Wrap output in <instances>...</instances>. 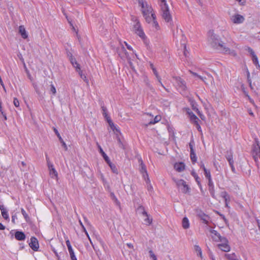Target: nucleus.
I'll return each instance as SVG.
<instances>
[{
	"instance_id": "nucleus-53",
	"label": "nucleus",
	"mask_w": 260,
	"mask_h": 260,
	"mask_svg": "<svg viewBox=\"0 0 260 260\" xmlns=\"http://www.w3.org/2000/svg\"><path fill=\"white\" fill-rule=\"evenodd\" d=\"M199 166L201 168H202L203 171H205V169H207L204 165V164L203 161H201L199 164Z\"/></svg>"
},
{
	"instance_id": "nucleus-4",
	"label": "nucleus",
	"mask_w": 260,
	"mask_h": 260,
	"mask_svg": "<svg viewBox=\"0 0 260 260\" xmlns=\"http://www.w3.org/2000/svg\"><path fill=\"white\" fill-rule=\"evenodd\" d=\"M170 163L173 165L174 169L171 171V175L177 185H178V173L179 172V163L177 161L175 157H172L170 160Z\"/></svg>"
},
{
	"instance_id": "nucleus-32",
	"label": "nucleus",
	"mask_w": 260,
	"mask_h": 260,
	"mask_svg": "<svg viewBox=\"0 0 260 260\" xmlns=\"http://www.w3.org/2000/svg\"><path fill=\"white\" fill-rule=\"evenodd\" d=\"M200 121V120L198 118V119H197V120L196 119L191 122L192 123L196 126L197 129L198 130V131L199 132L202 133V128H201V127L199 123Z\"/></svg>"
},
{
	"instance_id": "nucleus-43",
	"label": "nucleus",
	"mask_w": 260,
	"mask_h": 260,
	"mask_svg": "<svg viewBox=\"0 0 260 260\" xmlns=\"http://www.w3.org/2000/svg\"><path fill=\"white\" fill-rule=\"evenodd\" d=\"M247 81L249 84V86L252 87V86H251V80L250 79V73L248 71V70H247Z\"/></svg>"
},
{
	"instance_id": "nucleus-47",
	"label": "nucleus",
	"mask_w": 260,
	"mask_h": 260,
	"mask_svg": "<svg viewBox=\"0 0 260 260\" xmlns=\"http://www.w3.org/2000/svg\"><path fill=\"white\" fill-rule=\"evenodd\" d=\"M13 104L16 107L19 108V102L16 98H14Z\"/></svg>"
},
{
	"instance_id": "nucleus-34",
	"label": "nucleus",
	"mask_w": 260,
	"mask_h": 260,
	"mask_svg": "<svg viewBox=\"0 0 260 260\" xmlns=\"http://www.w3.org/2000/svg\"><path fill=\"white\" fill-rule=\"evenodd\" d=\"M107 163L109 165V166L110 167V168L111 169L112 172L114 173L117 174L118 172V170H117L116 167L115 166V165H114L113 164H112L110 161V160H109V162H107Z\"/></svg>"
},
{
	"instance_id": "nucleus-24",
	"label": "nucleus",
	"mask_w": 260,
	"mask_h": 260,
	"mask_svg": "<svg viewBox=\"0 0 260 260\" xmlns=\"http://www.w3.org/2000/svg\"><path fill=\"white\" fill-rule=\"evenodd\" d=\"M186 110L191 122L196 119H198V117L190 110V109L187 108Z\"/></svg>"
},
{
	"instance_id": "nucleus-9",
	"label": "nucleus",
	"mask_w": 260,
	"mask_h": 260,
	"mask_svg": "<svg viewBox=\"0 0 260 260\" xmlns=\"http://www.w3.org/2000/svg\"><path fill=\"white\" fill-rule=\"evenodd\" d=\"M186 38L184 36V35H182V44L181 46L183 48V54L186 58H188L189 56L190 53L189 51L187 49V46L186 43Z\"/></svg>"
},
{
	"instance_id": "nucleus-7",
	"label": "nucleus",
	"mask_w": 260,
	"mask_h": 260,
	"mask_svg": "<svg viewBox=\"0 0 260 260\" xmlns=\"http://www.w3.org/2000/svg\"><path fill=\"white\" fill-rule=\"evenodd\" d=\"M221 243L218 244V248L223 251L229 252L231 250V247L229 244L228 240L225 237L220 241Z\"/></svg>"
},
{
	"instance_id": "nucleus-25",
	"label": "nucleus",
	"mask_w": 260,
	"mask_h": 260,
	"mask_svg": "<svg viewBox=\"0 0 260 260\" xmlns=\"http://www.w3.org/2000/svg\"><path fill=\"white\" fill-rule=\"evenodd\" d=\"M54 131L55 134L57 135V137L58 138L60 142L62 143V145L63 147H64V149L66 150H67L68 149V147H67L66 143L64 142V141L63 140V139L61 137V136H60L59 133H58V131L55 128H54Z\"/></svg>"
},
{
	"instance_id": "nucleus-52",
	"label": "nucleus",
	"mask_w": 260,
	"mask_h": 260,
	"mask_svg": "<svg viewBox=\"0 0 260 260\" xmlns=\"http://www.w3.org/2000/svg\"><path fill=\"white\" fill-rule=\"evenodd\" d=\"M67 247H68V251H69V252L70 254L75 253L74 252V250H73V249L72 248V246H68Z\"/></svg>"
},
{
	"instance_id": "nucleus-15",
	"label": "nucleus",
	"mask_w": 260,
	"mask_h": 260,
	"mask_svg": "<svg viewBox=\"0 0 260 260\" xmlns=\"http://www.w3.org/2000/svg\"><path fill=\"white\" fill-rule=\"evenodd\" d=\"M0 210L1 211V213L3 217L6 220L9 221L10 218L9 216V214L7 210L5 208L4 205H0Z\"/></svg>"
},
{
	"instance_id": "nucleus-3",
	"label": "nucleus",
	"mask_w": 260,
	"mask_h": 260,
	"mask_svg": "<svg viewBox=\"0 0 260 260\" xmlns=\"http://www.w3.org/2000/svg\"><path fill=\"white\" fill-rule=\"evenodd\" d=\"M132 19L135 23L133 26V30L142 39L145 40L146 38V36L140 21L138 20L137 17L134 16L133 17Z\"/></svg>"
},
{
	"instance_id": "nucleus-31",
	"label": "nucleus",
	"mask_w": 260,
	"mask_h": 260,
	"mask_svg": "<svg viewBox=\"0 0 260 260\" xmlns=\"http://www.w3.org/2000/svg\"><path fill=\"white\" fill-rule=\"evenodd\" d=\"M98 147L100 150V153L102 155L103 157H104L105 160L107 162H109L110 159L109 157L107 155V154L105 153V152L103 151V149L102 148L101 146L100 145H98Z\"/></svg>"
},
{
	"instance_id": "nucleus-10",
	"label": "nucleus",
	"mask_w": 260,
	"mask_h": 260,
	"mask_svg": "<svg viewBox=\"0 0 260 260\" xmlns=\"http://www.w3.org/2000/svg\"><path fill=\"white\" fill-rule=\"evenodd\" d=\"M210 233L211 234V237L213 241L216 242L221 241L222 238H225L224 237H222L220 235L219 233L217 232V231L214 230H211Z\"/></svg>"
},
{
	"instance_id": "nucleus-28",
	"label": "nucleus",
	"mask_w": 260,
	"mask_h": 260,
	"mask_svg": "<svg viewBox=\"0 0 260 260\" xmlns=\"http://www.w3.org/2000/svg\"><path fill=\"white\" fill-rule=\"evenodd\" d=\"M225 157L226 159L228 160L229 164L232 163H234L233 157V154L231 150L228 151L226 152V154L225 155Z\"/></svg>"
},
{
	"instance_id": "nucleus-64",
	"label": "nucleus",
	"mask_w": 260,
	"mask_h": 260,
	"mask_svg": "<svg viewBox=\"0 0 260 260\" xmlns=\"http://www.w3.org/2000/svg\"><path fill=\"white\" fill-rule=\"evenodd\" d=\"M256 222H257V226H258V230L260 231V220L259 219H256Z\"/></svg>"
},
{
	"instance_id": "nucleus-20",
	"label": "nucleus",
	"mask_w": 260,
	"mask_h": 260,
	"mask_svg": "<svg viewBox=\"0 0 260 260\" xmlns=\"http://www.w3.org/2000/svg\"><path fill=\"white\" fill-rule=\"evenodd\" d=\"M19 32L23 39H25L27 38L28 35L23 25H20L19 27Z\"/></svg>"
},
{
	"instance_id": "nucleus-40",
	"label": "nucleus",
	"mask_w": 260,
	"mask_h": 260,
	"mask_svg": "<svg viewBox=\"0 0 260 260\" xmlns=\"http://www.w3.org/2000/svg\"><path fill=\"white\" fill-rule=\"evenodd\" d=\"M209 192L213 198H215L214 186L209 187Z\"/></svg>"
},
{
	"instance_id": "nucleus-29",
	"label": "nucleus",
	"mask_w": 260,
	"mask_h": 260,
	"mask_svg": "<svg viewBox=\"0 0 260 260\" xmlns=\"http://www.w3.org/2000/svg\"><path fill=\"white\" fill-rule=\"evenodd\" d=\"M194 249L196 251L197 255L199 256L201 258H202V251L201 248L198 245H195L194 246Z\"/></svg>"
},
{
	"instance_id": "nucleus-46",
	"label": "nucleus",
	"mask_w": 260,
	"mask_h": 260,
	"mask_svg": "<svg viewBox=\"0 0 260 260\" xmlns=\"http://www.w3.org/2000/svg\"><path fill=\"white\" fill-rule=\"evenodd\" d=\"M152 71H153V72L154 74L155 75L156 77V78H157V79L158 80V81H159V83H160L161 84H162V83H161V82H160V78L159 76H158V73H157V71H156V69H155V68H153Z\"/></svg>"
},
{
	"instance_id": "nucleus-5",
	"label": "nucleus",
	"mask_w": 260,
	"mask_h": 260,
	"mask_svg": "<svg viewBox=\"0 0 260 260\" xmlns=\"http://www.w3.org/2000/svg\"><path fill=\"white\" fill-rule=\"evenodd\" d=\"M160 7L162 18L166 22L171 23L172 19L167 3H164Z\"/></svg>"
},
{
	"instance_id": "nucleus-48",
	"label": "nucleus",
	"mask_w": 260,
	"mask_h": 260,
	"mask_svg": "<svg viewBox=\"0 0 260 260\" xmlns=\"http://www.w3.org/2000/svg\"><path fill=\"white\" fill-rule=\"evenodd\" d=\"M50 91L53 94H55L56 92V88L53 84L50 85Z\"/></svg>"
},
{
	"instance_id": "nucleus-59",
	"label": "nucleus",
	"mask_w": 260,
	"mask_h": 260,
	"mask_svg": "<svg viewBox=\"0 0 260 260\" xmlns=\"http://www.w3.org/2000/svg\"><path fill=\"white\" fill-rule=\"evenodd\" d=\"M219 216L221 217V218L224 220V221L226 223L228 222V220L226 218H225V216L223 214H219Z\"/></svg>"
},
{
	"instance_id": "nucleus-30",
	"label": "nucleus",
	"mask_w": 260,
	"mask_h": 260,
	"mask_svg": "<svg viewBox=\"0 0 260 260\" xmlns=\"http://www.w3.org/2000/svg\"><path fill=\"white\" fill-rule=\"evenodd\" d=\"M225 257L228 260H239L235 253L225 254Z\"/></svg>"
},
{
	"instance_id": "nucleus-42",
	"label": "nucleus",
	"mask_w": 260,
	"mask_h": 260,
	"mask_svg": "<svg viewBox=\"0 0 260 260\" xmlns=\"http://www.w3.org/2000/svg\"><path fill=\"white\" fill-rule=\"evenodd\" d=\"M146 182L147 183V189L149 192H151L153 189L152 186L150 184V180L149 178H147L146 180Z\"/></svg>"
},
{
	"instance_id": "nucleus-21",
	"label": "nucleus",
	"mask_w": 260,
	"mask_h": 260,
	"mask_svg": "<svg viewBox=\"0 0 260 260\" xmlns=\"http://www.w3.org/2000/svg\"><path fill=\"white\" fill-rule=\"evenodd\" d=\"M191 175L194 178V179L196 181V182H197V184L199 185V186L201 188V189H202V185H201V182H200L201 179L194 170H192L191 171Z\"/></svg>"
},
{
	"instance_id": "nucleus-49",
	"label": "nucleus",
	"mask_w": 260,
	"mask_h": 260,
	"mask_svg": "<svg viewBox=\"0 0 260 260\" xmlns=\"http://www.w3.org/2000/svg\"><path fill=\"white\" fill-rule=\"evenodd\" d=\"M208 185L209 187L214 186V183H213L212 179H208Z\"/></svg>"
},
{
	"instance_id": "nucleus-8",
	"label": "nucleus",
	"mask_w": 260,
	"mask_h": 260,
	"mask_svg": "<svg viewBox=\"0 0 260 260\" xmlns=\"http://www.w3.org/2000/svg\"><path fill=\"white\" fill-rule=\"evenodd\" d=\"M30 247L35 251H37L39 248V242L37 239L34 237L30 238V241L29 243Z\"/></svg>"
},
{
	"instance_id": "nucleus-16",
	"label": "nucleus",
	"mask_w": 260,
	"mask_h": 260,
	"mask_svg": "<svg viewBox=\"0 0 260 260\" xmlns=\"http://www.w3.org/2000/svg\"><path fill=\"white\" fill-rule=\"evenodd\" d=\"M198 216L203 221L204 223L206 224H208L210 217L208 215L203 212H201L198 214Z\"/></svg>"
},
{
	"instance_id": "nucleus-6",
	"label": "nucleus",
	"mask_w": 260,
	"mask_h": 260,
	"mask_svg": "<svg viewBox=\"0 0 260 260\" xmlns=\"http://www.w3.org/2000/svg\"><path fill=\"white\" fill-rule=\"evenodd\" d=\"M247 50L250 53L251 56L252 62L255 66L257 70H260V65L259 64L258 57H257L253 50L251 48L247 47Z\"/></svg>"
},
{
	"instance_id": "nucleus-56",
	"label": "nucleus",
	"mask_w": 260,
	"mask_h": 260,
	"mask_svg": "<svg viewBox=\"0 0 260 260\" xmlns=\"http://www.w3.org/2000/svg\"><path fill=\"white\" fill-rule=\"evenodd\" d=\"M109 124L110 126L111 127V128L113 130H114L115 129H116V131H118L117 129L116 128V126H115V125H114V124L113 123V122H111V123H109Z\"/></svg>"
},
{
	"instance_id": "nucleus-41",
	"label": "nucleus",
	"mask_w": 260,
	"mask_h": 260,
	"mask_svg": "<svg viewBox=\"0 0 260 260\" xmlns=\"http://www.w3.org/2000/svg\"><path fill=\"white\" fill-rule=\"evenodd\" d=\"M102 114L104 117H107L108 116L107 113V109L104 106H102Z\"/></svg>"
},
{
	"instance_id": "nucleus-63",
	"label": "nucleus",
	"mask_w": 260,
	"mask_h": 260,
	"mask_svg": "<svg viewBox=\"0 0 260 260\" xmlns=\"http://www.w3.org/2000/svg\"><path fill=\"white\" fill-rule=\"evenodd\" d=\"M144 82L146 83V84L148 85V86H149V81H148V79L147 78V77H145V78H144Z\"/></svg>"
},
{
	"instance_id": "nucleus-19",
	"label": "nucleus",
	"mask_w": 260,
	"mask_h": 260,
	"mask_svg": "<svg viewBox=\"0 0 260 260\" xmlns=\"http://www.w3.org/2000/svg\"><path fill=\"white\" fill-rule=\"evenodd\" d=\"M180 89H181L183 91L182 94L184 95H187L188 93V90L187 89V87L186 86V83L184 81L181 80L180 78Z\"/></svg>"
},
{
	"instance_id": "nucleus-61",
	"label": "nucleus",
	"mask_w": 260,
	"mask_h": 260,
	"mask_svg": "<svg viewBox=\"0 0 260 260\" xmlns=\"http://www.w3.org/2000/svg\"><path fill=\"white\" fill-rule=\"evenodd\" d=\"M67 54L70 59L71 58V57H73L72 53H71L70 51H67Z\"/></svg>"
},
{
	"instance_id": "nucleus-57",
	"label": "nucleus",
	"mask_w": 260,
	"mask_h": 260,
	"mask_svg": "<svg viewBox=\"0 0 260 260\" xmlns=\"http://www.w3.org/2000/svg\"><path fill=\"white\" fill-rule=\"evenodd\" d=\"M46 159L47 163V166H49L50 164H53L52 162H50L49 158L48 157L47 154H46Z\"/></svg>"
},
{
	"instance_id": "nucleus-36",
	"label": "nucleus",
	"mask_w": 260,
	"mask_h": 260,
	"mask_svg": "<svg viewBox=\"0 0 260 260\" xmlns=\"http://www.w3.org/2000/svg\"><path fill=\"white\" fill-rule=\"evenodd\" d=\"M221 197L224 199V201H227V200H230V196L227 192L223 191L221 193Z\"/></svg>"
},
{
	"instance_id": "nucleus-62",
	"label": "nucleus",
	"mask_w": 260,
	"mask_h": 260,
	"mask_svg": "<svg viewBox=\"0 0 260 260\" xmlns=\"http://www.w3.org/2000/svg\"><path fill=\"white\" fill-rule=\"evenodd\" d=\"M105 118L106 119V120H107V122H108V123H111V122H112V121L111 120V118H110L109 116H107V117H105Z\"/></svg>"
},
{
	"instance_id": "nucleus-37",
	"label": "nucleus",
	"mask_w": 260,
	"mask_h": 260,
	"mask_svg": "<svg viewBox=\"0 0 260 260\" xmlns=\"http://www.w3.org/2000/svg\"><path fill=\"white\" fill-rule=\"evenodd\" d=\"M140 171H141V173H143V174L145 173L146 176H148V174L147 173L146 167L144 165V164H143V162H142V161H141V170H140Z\"/></svg>"
},
{
	"instance_id": "nucleus-38",
	"label": "nucleus",
	"mask_w": 260,
	"mask_h": 260,
	"mask_svg": "<svg viewBox=\"0 0 260 260\" xmlns=\"http://www.w3.org/2000/svg\"><path fill=\"white\" fill-rule=\"evenodd\" d=\"M204 172V175L205 176V177L208 180L212 179L210 171L208 169H205Z\"/></svg>"
},
{
	"instance_id": "nucleus-55",
	"label": "nucleus",
	"mask_w": 260,
	"mask_h": 260,
	"mask_svg": "<svg viewBox=\"0 0 260 260\" xmlns=\"http://www.w3.org/2000/svg\"><path fill=\"white\" fill-rule=\"evenodd\" d=\"M111 196H113V199L115 200V201L116 202L117 205L118 206H120V203L118 201L117 199L116 198V197L114 196L113 193H111Z\"/></svg>"
},
{
	"instance_id": "nucleus-14",
	"label": "nucleus",
	"mask_w": 260,
	"mask_h": 260,
	"mask_svg": "<svg viewBox=\"0 0 260 260\" xmlns=\"http://www.w3.org/2000/svg\"><path fill=\"white\" fill-rule=\"evenodd\" d=\"M152 18H151V20L149 22H147L148 23H152V26L156 30H157L159 29V26L158 25V22L156 21V16L155 14H152Z\"/></svg>"
},
{
	"instance_id": "nucleus-2",
	"label": "nucleus",
	"mask_w": 260,
	"mask_h": 260,
	"mask_svg": "<svg viewBox=\"0 0 260 260\" xmlns=\"http://www.w3.org/2000/svg\"><path fill=\"white\" fill-rule=\"evenodd\" d=\"M139 6L141 7V11L146 22H149L152 18L153 9L146 0H137Z\"/></svg>"
},
{
	"instance_id": "nucleus-18",
	"label": "nucleus",
	"mask_w": 260,
	"mask_h": 260,
	"mask_svg": "<svg viewBox=\"0 0 260 260\" xmlns=\"http://www.w3.org/2000/svg\"><path fill=\"white\" fill-rule=\"evenodd\" d=\"M15 238L18 241H23L25 239L26 236L23 232L16 231L15 233Z\"/></svg>"
},
{
	"instance_id": "nucleus-17",
	"label": "nucleus",
	"mask_w": 260,
	"mask_h": 260,
	"mask_svg": "<svg viewBox=\"0 0 260 260\" xmlns=\"http://www.w3.org/2000/svg\"><path fill=\"white\" fill-rule=\"evenodd\" d=\"M180 182H182V184L183 186L182 188V192L185 194H189L191 190L190 187L186 184V182L183 180L180 179Z\"/></svg>"
},
{
	"instance_id": "nucleus-58",
	"label": "nucleus",
	"mask_w": 260,
	"mask_h": 260,
	"mask_svg": "<svg viewBox=\"0 0 260 260\" xmlns=\"http://www.w3.org/2000/svg\"><path fill=\"white\" fill-rule=\"evenodd\" d=\"M71 260H77L75 253L70 254Z\"/></svg>"
},
{
	"instance_id": "nucleus-39",
	"label": "nucleus",
	"mask_w": 260,
	"mask_h": 260,
	"mask_svg": "<svg viewBox=\"0 0 260 260\" xmlns=\"http://www.w3.org/2000/svg\"><path fill=\"white\" fill-rule=\"evenodd\" d=\"M21 212L24 218H25V220L26 221H28V220L29 219V217L23 208L21 209Z\"/></svg>"
},
{
	"instance_id": "nucleus-1",
	"label": "nucleus",
	"mask_w": 260,
	"mask_h": 260,
	"mask_svg": "<svg viewBox=\"0 0 260 260\" xmlns=\"http://www.w3.org/2000/svg\"><path fill=\"white\" fill-rule=\"evenodd\" d=\"M208 41L213 48L216 49H222L225 53L230 52V48L225 46V44L221 40L220 36L215 34L213 30H210L208 32Z\"/></svg>"
},
{
	"instance_id": "nucleus-23",
	"label": "nucleus",
	"mask_w": 260,
	"mask_h": 260,
	"mask_svg": "<svg viewBox=\"0 0 260 260\" xmlns=\"http://www.w3.org/2000/svg\"><path fill=\"white\" fill-rule=\"evenodd\" d=\"M182 228L185 229H188L190 227V223L188 219L186 217H184L182 220Z\"/></svg>"
},
{
	"instance_id": "nucleus-35",
	"label": "nucleus",
	"mask_w": 260,
	"mask_h": 260,
	"mask_svg": "<svg viewBox=\"0 0 260 260\" xmlns=\"http://www.w3.org/2000/svg\"><path fill=\"white\" fill-rule=\"evenodd\" d=\"M161 119V117L159 115H156L153 120H150L149 123H148V124L150 125V124H154L158 122H159Z\"/></svg>"
},
{
	"instance_id": "nucleus-26",
	"label": "nucleus",
	"mask_w": 260,
	"mask_h": 260,
	"mask_svg": "<svg viewBox=\"0 0 260 260\" xmlns=\"http://www.w3.org/2000/svg\"><path fill=\"white\" fill-rule=\"evenodd\" d=\"M144 219V224L147 225H150L152 222V218L147 213V216H143Z\"/></svg>"
},
{
	"instance_id": "nucleus-51",
	"label": "nucleus",
	"mask_w": 260,
	"mask_h": 260,
	"mask_svg": "<svg viewBox=\"0 0 260 260\" xmlns=\"http://www.w3.org/2000/svg\"><path fill=\"white\" fill-rule=\"evenodd\" d=\"M185 169V164L183 162H180V172L184 170Z\"/></svg>"
},
{
	"instance_id": "nucleus-44",
	"label": "nucleus",
	"mask_w": 260,
	"mask_h": 260,
	"mask_svg": "<svg viewBox=\"0 0 260 260\" xmlns=\"http://www.w3.org/2000/svg\"><path fill=\"white\" fill-rule=\"evenodd\" d=\"M196 112L198 114V115L200 116V117L202 120H205V116L199 110V109H197Z\"/></svg>"
},
{
	"instance_id": "nucleus-27",
	"label": "nucleus",
	"mask_w": 260,
	"mask_h": 260,
	"mask_svg": "<svg viewBox=\"0 0 260 260\" xmlns=\"http://www.w3.org/2000/svg\"><path fill=\"white\" fill-rule=\"evenodd\" d=\"M79 75L80 77L86 83H88V80L87 78L86 75L83 73L80 67H78V70L76 71Z\"/></svg>"
},
{
	"instance_id": "nucleus-12",
	"label": "nucleus",
	"mask_w": 260,
	"mask_h": 260,
	"mask_svg": "<svg viewBox=\"0 0 260 260\" xmlns=\"http://www.w3.org/2000/svg\"><path fill=\"white\" fill-rule=\"evenodd\" d=\"M189 148L190 150V157L193 164H194L197 161V157L193 149V145L189 143Z\"/></svg>"
},
{
	"instance_id": "nucleus-22",
	"label": "nucleus",
	"mask_w": 260,
	"mask_h": 260,
	"mask_svg": "<svg viewBox=\"0 0 260 260\" xmlns=\"http://www.w3.org/2000/svg\"><path fill=\"white\" fill-rule=\"evenodd\" d=\"M136 211L137 213L142 217L143 216H147V212L145 211V208L143 206H139L137 209Z\"/></svg>"
},
{
	"instance_id": "nucleus-54",
	"label": "nucleus",
	"mask_w": 260,
	"mask_h": 260,
	"mask_svg": "<svg viewBox=\"0 0 260 260\" xmlns=\"http://www.w3.org/2000/svg\"><path fill=\"white\" fill-rule=\"evenodd\" d=\"M234 163H232V164H230L229 165L231 167V170H232V171L234 173H236V169H235V168L234 166Z\"/></svg>"
},
{
	"instance_id": "nucleus-45",
	"label": "nucleus",
	"mask_w": 260,
	"mask_h": 260,
	"mask_svg": "<svg viewBox=\"0 0 260 260\" xmlns=\"http://www.w3.org/2000/svg\"><path fill=\"white\" fill-rule=\"evenodd\" d=\"M190 73L193 76L198 77L200 79H201L202 81H204V78L202 77L201 76L198 75L197 73L193 72L192 71H189Z\"/></svg>"
},
{
	"instance_id": "nucleus-33",
	"label": "nucleus",
	"mask_w": 260,
	"mask_h": 260,
	"mask_svg": "<svg viewBox=\"0 0 260 260\" xmlns=\"http://www.w3.org/2000/svg\"><path fill=\"white\" fill-rule=\"evenodd\" d=\"M70 60L73 66L75 68L76 71L78 70V67H80V64L74 57H71Z\"/></svg>"
},
{
	"instance_id": "nucleus-13",
	"label": "nucleus",
	"mask_w": 260,
	"mask_h": 260,
	"mask_svg": "<svg viewBox=\"0 0 260 260\" xmlns=\"http://www.w3.org/2000/svg\"><path fill=\"white\" fill-rule=\"evenodd\" d=\"M49 171V175L52 178H57L58 177V173L55 170L53 164H50L48 166Z\"/></svg>"
},
{
	"instance_id": "nucleus-50",
	"label": "nucleus",
	"mask_w": 260,
	"mask_h": 260,
	"mask_svg": "<svg viewBox=\"0 0 260 260\" xmlns=\"http://www.w3.org/2000/svg\"><path fill=\"white\" fill-rule=\"evenodd\" d=\"M149 253H150V257L151 258H152V259L153 260H156V256L155 255V254L153 253V252H152V250H150L149 251Z\"/></svg>"
},
{
	"instance_id": "nucleus-11",
	"label": "nucleus",
	"mask_w": 260,
	"mask_h": 260,
	"mask_svg": "<svg viewBox=\"0 0 260 260\" xmlns=\"http://www.w3.org/2000/svg\"><path fill=\"white\" fill-rule=\"evenodd\" d=\"M233 23L236 24H240L244 21V18L242 15L236 14L232 16L231 18Z\"/></svg>"
},
{
	"instance_id": "nucleus-60",
	"label": "nucleus",
	"mask_w": 260,
	"mask_h": 260,
	"mask_svg": "<svg viewBox=\"0 0 260 260\" xmlns=\"http://www.w3.org/2000/svg\"><path fill=\"white\" fill-rule=\"evenodd\" d=\"M246 96L248 98V100L251 103L253 104L254 103V101L250 98L248 93H246Z\"/></svg>"
}]
</instances>
